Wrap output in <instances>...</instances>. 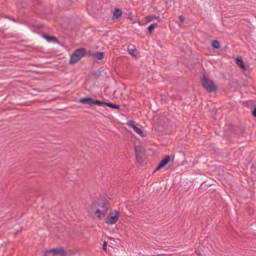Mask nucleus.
Returning a JSON list of instances; mask_svg holds the SVG:
<instances>
[{
	"instance_id": "nucleus-1",
	"label": "nucleus",
	"mask_w": 256,
	"mask_h": 256,
	"mask_svg": "<svg viewBox=\"0 0 256 256\" xmlns=\"http://www.w3.org/2000/svg\"><path fill=\"white\" fill-rule=\"evenodd\" d=\"M201 84L202 87L208 92H216L218 90L217 87L214 81L208 78L204 75L202 78Z\"/></svg>"
},
{
	"instance_id": "nucleus-2",
	"label": "nucleus",
	"mask_w": 256,
	"mask_h": 256,
	"mask_svg": "<svg viewBox=\"0 0 256 256\" xmlns=\"http://www.w3.org/2000/svg\"><path fill=\"white\" fill-rule=\"evenodd\" d=\"M119 216L118 211L115 210L114 212L110 213L109 215L105 219V222L109 225H112L116 222Z\"/></svg>"
},
{
	"instance_id": "nucleus-3",
	"label": "nucleus",
	"mask_w": 256,
	"mask_h": 256,
	"mask_svg": "<svg viewBox=\"0 0 256 256\" xmlns=\"http://www.w3.org/2000/svg\"><path fill=\"white\" fill-rule=\"evenodd\" d=\"M80 102L82 104H86L90 105L96 104L102 106V101L100 100H94L90 98H84L80 100Z\"/></svg>"
},
{
	"instance_id": "nucleus-4",
	"label": "nucleus",
	"mask_w": 256,
	"mask_h": 256,
	"mask_svg": "<svg viewBox=\"0 0 256 256\" xmlns=\"http://www.w3.org/2000/svg\"><path fill=\"white\" fill-rule=\"evenodd\" d=\"M134 150L136 154V158L139 162H140L142 156L144 155L145 150L140 146H136Z\"/></svg>"
},
{
	"instance_id": "nucleus-5",
	"label": "nucleus",
	"mask_w": 256,
	"mask_h": 256,
	"mask_svg": "<svg viewBox=\"0 0 256 256\" xmlns=\"http://www.w3.org/2000/svg\"><path fill=\"white\" fill-rule=\"evenodd\" d=\"M170 161V156L168 155L166 156L160 161L159 164L155 169L154 172L158 171L164 167L166 165L168 162Z\"/></svg>"
},
{
	"instance_id": "nucleus-6",
	"label": "nucleus",
	"mask_w": 256,
	"mask_h": 256,
	"mask_svg": "<svg viewBox=\"0 0 256 256\" xmlns=\"http://www.w3.org/2000/svg\"><path fill=\"white\" fill-rule=\"evenodd\" d=\"M55 256H67L68 253L70 254V251L66 252L62 248H54Z\"/></svg>"
},
{
	"instance_id": "nucleus-7",
	"label": "nucleus",
	"mask_w": 256,
	"mask_h": 256,
	"mask_svg": "<svg viewBox=\"0 0 256 256\" xmlns=\"http://www.w3.org/2000/svg\"><path fill=\"white\" fill-rule=\"evenodd\" d=\"M98 208H100V210H102V209L106 210V212H107V211L108 210L109 206H110L109 202L108 200H103L99 201L98 202Z\"/></svg>"
},
{
	"instance_id": "nucleus-8",
	"label": "nucleus",
	"mask_w": 256,
	"mask_h": 256,
	"mask_svg": "<svg viewBox=\"0 0 256 256\" xmlns=\"http://www.w3.org/2000/svg\"><path fill=\"white\" fill-rule=\"evenodd\" d=\"M80 59V57L78 56L76 53L74 52V53L70 56L69 64H74L79 61Z\"/></svg>"
},
{
	"instance_id": "nucleus-9",
	"label": "nucleus",
	"mask_w": 256,
	"mask_h": 256,
	"mask_svg": "<svg viewBox=\"0 0 256 256\" xmlns=\"http://www.w3.org/2000/svg\"><path fill=\"white\" fill-rule=\"evenodd\" d=\"M106 213V209L100 210V208H98L94 212V214L98 218H100L101 217L104 216Z\"/></svg>"
},
{
	"instance_id": "nucleus-10",
	"label": "nucleus",
	"mask_w": 256,
	"mask_h": 256,
	"mask_svg": "<svg viewBox=\"0 0 256 256\" xmlns=\"http://www.w3.org/2000/svg\"><path fill=\"white\" fill-rule=\"evenodd\" d=\"M74 53H76V54L80 57L81 58L84 56L85 55L86 53V49L84 48H78L74 51Z\"/></svg>"
},
{
	"instance_id": "nucleus-11",
	"label": "nucleus",
	"mask_w": 256,
	"mask_h": 256,
	"mask_svg": "<svg viewBox=\"0 0 256 256\" xmlns=\"http://www.w3.org/2000/svg\"><path fill=\"white\" fill-rule=\"evenodd\" d=\"M236 64L238 66H239L242 69L244 70H246V66L244 64V61L241 58H237L236 59Z\"/></svg>"
},
{
	"instance_id": "nucleus-12",
	"label": "nucleus",
	"mask_w": 256,
	"mask_h": 256,
	"mask_svg": "<svg viewBox=\"0 0 256 256\" xmlns=\"http://www.w3.org/2000/svg\"><path fill=\"white\" fill-rule=\"evenodd\" d=\"M102 104L101 106L105 105V106H108V107H110L114 109L120 110V106L119 105H118V104H112V102H102Z\"/></svg>"
},
{
	"instance_id": "nucleus-13",
	"label": "nucleus",
	"mask_w": 256,
	"mask_h": 256,
	"mask_svg": "<svg viewBox=\"0 0 256 256\" xmlns=\"http://www.w3.org/2000/svg\"><path fill=\"white\" fill-rule=\"evenodd\" d=\"M92 56L98 60H102L104 56V52H96L92 54Z\"/></svg>"
},
{
	"instance_id": "nucleus-14",
	"label": "nucleus",
	"mask_w": 256,
	"mask_h": 256,
	"mask_svg": "<svg viewBox=\"0 0 256 256\" xmlns=\"http://www.w3.org/2000/svg\"><path fill=\"white\" fill-rule=\"evenodd\" d=\"M122 14V11L120 9L116 8L114 10L112 18L113 19H117Z\"/></svg>"
},
{
	"instance_id": "nucleus-15",
	"label": "nucleus",
	"mask_w": 256,
	"mask_h": 256,
	"mask_svg": "<svg viewBox=\"0 0 256 256\" xmlns=\"http://www.w3.org/2000/svg\"><path fill=\"white\" fill-rule=\"evenodd\" d=\"M42 36L48 42L54 41L56 42H58V38L54 36H50L46 34H44Z\"/></svg>"
},
{
	"instance_id": "nucleus-16",
	"label": "nucleus",
	"mask_w": 256,
	"mask_h": 256,
	"mask_svg": "<svg viewBox=\"0 0 256 256\" xmlns=\"http://www.w3.org/2000/svg\"><path fill=\"white\" fill-rule=\"evenodd\" d=\"M158 26L156 23L151 24L148 28V30L150 34H151L154 30Z\"/></svg>"
},
{
	"instance_id": "nucleus-17",
	"label": "nucleus",
	"mask_w": 256,
	"mask_h": 256,
	"mask_svg": "<svg viewBox=\"0 0 256 256\" xmlns=\"http://www.w3.org/2000/svg\"><path fill=\"white\" fill-rule=\"evenodd\" d=\"M54 248L46 250L44 253V256H55Z\"/></svg>"
},
{
	"instance_id": "nucleus-18",
	"label": "nucleus",
	"mask_w": 256,
	"mask_h": 256,
	"mask_svg": "<svg viewBox=\"0 0 256 256\" xmlns=\"http://www.w3.org/2000/svg\"><path fill=\"white\" fill-rule=\"evenodd\" d=\"M213 48L218 49L220 47V42L218 40H214L212 44Z\"/></svg>"
},
{
	"instance_id": "nucleus-19",
	"label": "nucleus",
	"mask_w": 256,
	"mask_h": 256,
	"mask_svg": "<svg viewBox=\"0 0 256 256\" xmlns=\"http://www.w3.org/2000/svg\"><path fill=\"white\" fill-rule=\"evenodd\" d=\"M128 51L130 55L136 57V50L135 48H128Z\"/></svg>"
},
{
	"instance_id": "nucleus-20",
	"label": "nucleus",
	"mask_w": 256,
	"mask_h": 256,
	"mask_svg": "<svg viewBox=\"0 0 256 256\" xmlns=\"http://www.w3.org/2000/svg\"><path fill=\"white\" fill-rule=\"evenodd\" d=\"M146 20L148 22H150L156 18L155 15H149L146 16Z\"/></svg>"
},
{
	"instance_id": "nucleus-21",
	"label": "nucleus",
	"mask_w": 256,
	"mask_h": 256,
	"mask_svg": "<svg viewBox=\"0 0 256 256\" xmlns=\"http://www.w3.org/2000/svg\"><path fill=\"white\" fill-rule=\"evenodd\" d=\"M134 131L142 136H144L142 130L136 126L134 129Z\"/></svg>"
},
{
	"instance_id": "nucleus-22",
	"label": "nucleus",
	"mask_w": 256,
	"mask_h": 256,
	"mask_svg": "<svg viewBox=\"0 0 256 256\" xmlns=\"http://www.w3.org/2000/svg\"><path fill=\"white\" fill-rule=\"evenodd\" d=\"M127 124L134 129L136 126L135 125V122L130 120L127 122Z\"/></svg>"
},
{
	"instance_id": "nucleus-23",
	"label": "nucleus",
	"mask_w": 256,
	"mask_h": 256,
	"mask_svg": "<svg viewBox=\"0 0 256 256\" xmlns=\"http://www.w3.org/2000/svg\"><path fill=\"white\" fill-rule=\"evenodd\" d=\"M108 242L106 241H104L102 244V250L106 252V246H107Z\"/></svg>"
},
{
	"instance_id": "nucleus-24",
	"label": "nucleus",
	"mask_w": 256,
	"mask_h": 256,
	"mask_svg": "<svg viewBox=\"0 0 256 256\" xmlns=\"http://www.w3.org/2000/svg\"><path fill=\"white\" fill-rule=\"evenodd\" d=\"M178 19H179L180 23H182L184 22V20H185V18L183 16H178Z\"/></svg>"
},
{
	"instance_id": "nucleus-25",
	"label": "nucleus",
	"mask_w": 256,
	"mask_h": 256,
	"mask_svg": "<svg viewBox=\"0 0 256 256\" xmlns=\"http://www.w3.org/2000/svg\"><path fill=\"white\" fill-rule=\"evenodd\" d=\"M252 114L254 116L256 117V106L254 108V110H252Z\"/></svg>"
},
{
	"instance_id": "nucleus-26",
	"label": "nucleus",
	"mask_w": 256,
	"mask_h": 256,
	"mask_svg": "<svg viewBox=\"0 0 256 256\" xmlns=\"http://www.w3.org/2000/svg\"><path fill=\"white\" fill-rule=\"evenodd\" d=\"M93 75L96 78H98L100 76V74H93Z\"/></svg>"
},
{
	"instance_id": "nucleus-27",
	"label": "nucleus",
	"mask_w": 256,
	"mask_h": 256,
	"mask_svg": "<svg viewBox=\"0 0 256 256\" xmlns=\"http://www.w3.org/2000/svg\"><path fill=\"white\" fill-rule=\"evenodd\" d=\"M156 20H157L158 22H160L161 21V18H160L159 16H156Z\"/></svg>"
}]
</instances>
